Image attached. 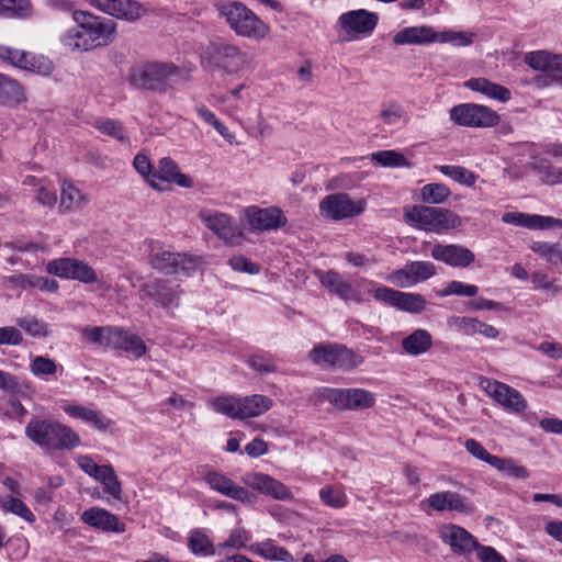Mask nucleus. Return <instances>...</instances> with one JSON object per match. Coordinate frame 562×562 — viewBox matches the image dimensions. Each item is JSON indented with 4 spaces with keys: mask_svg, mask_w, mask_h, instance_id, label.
Here are the masks:
<instances>
[{
    "mask_svg": "<svg viewBox=\"0 0 562 562\" xmlns=\"http://www.w3.org/2000/svg\"><path fill=\"white\" fill-rule=\"evenodd\" d=\"M464 86L472 91L480 92L490 99L501 102H507L512 98V92L508 88L494 83L486 78H472L464 82Z\"/></svg>",
    "mask_w": 562,
    "mask_h": 562,
    "instance_id": "nucleus-28",
    "label": "nucleus"
},
{
    "mask_svg": "<svg viewBox=\"0 0 562 562\" xmlns=\"http://www.w3.org/2000/svg\"><path fill=\"white\" fill-rule=\"evenodd\" d=\"M81 520L90 527L101 529L103 531L117 533L125 531V525L120 521L116 515L100 507L86 509L81 515Z\"/></svg>",
    "mask_w": 562,
    "mask_h": 562,
    "instance_id": "nucleus-24",
    "label": "nucleus"
},
{
    "mask_svg": "<svg viewBox=\"0 0 562 562\" xmlns=\"http://www.w3.org/2000/svg\"><path fill=\"white\" fill-rule=\"evenodd\" d=\"M189 548L194 554H201L204 557L213 555L215 553L214 546L210 538L198 529L190 532Z\"/></svg>",
    "mask_w": 562,
    "mask_h": 562,
    "instance_id": "nucleus-44",
    "label": "nucleus"
},
{
    "mask_svg": "<svg viewBox=\"0 0 562 562\" xmlns=\"http://www.w3.org/2000/svg\"><path fill=\"white\" fill-rule=\"evenodd\" d=\"M321 284L345 302L361 303L360 290L336 270H327L317 273Z\"/></svg>",
    "mask_w": 562,
    "mask_h": 562,
    "instance_id": "nucleus-18",
    "label": "nucleus"
},
{
    "mask_svg": "<svg viewBox=\"0 0 562 562\" xmlns=\"http://www.w3.org/2000/svg\"><path fill=\"white\" fill-rule=\"evenodd\" d=\"M431 257L435 260L442 261L451 267L465 268L472 265L475 256L472 250L461 245H441L437 244L431 249Z\"/></svg>",
    "mask_w": 562,
    "mask_h": 562,
    "instance_id": "nucleus-22",
    "label": "nucleus"
},
{
    "mask_svg": "<svg viewBox=\"0 0 562 562\" xmlns=\"http://www.w3.org/2000/svg\"><path fill=\"white\" fill-rule=\"evenodd\" d=\"M72 19L76 26L61 36L63 44L71 49L88 52L109 46L116 40L117 24L112 19L82 10H75Z\"/></svg>",
    "mask_w": 562,
    "mask_h": 562,
    "instance_id": "nucleus-1",
    "label": "nucleus"
},
{
    "mask_svg": "<svg viewBox=\"0 0 562 562\" xmlns=\"http://www.w3.org/2000/svg\"><path fill=\"white\" fill-rule=\"evenodd\" d=\"M448 324L458 328L467 336L482 335L490 339H495L499 336V330L496 327L474 317L452 316L449 318Z\"/></svg>",
    "mask_w": 562,
    "mask_h": 562,
    "instance_id": "nucleus-26",
    "label": "nucleus"
},
{
    "mask_svg": "<svg viewBox=\"0 0 562 562\" xmlns=\"http://www.w3.org/2000/svg\"><path fill=\"white\" fill-rule=\"evenodd\" d=\"M486 392L506 409L521 413L527 407V402L516 389L498 381L486 380Z\"/></svg>",
    "mask_w": 562,
    "mask_h": 562,
    "instance_id": "nucleus-20",
    "label": "nucleus"
},
{
    "mask_svg": "<svg viewBox=\"0 0 562 562\" xmlns=\"http://www.w3.org/2000/svg\"><path fill=\"white\" fill-rule=\"evenodd\" d=\"M479 288L474 284H465L461 281H451L440 291V296L458 295V296H475Z\"/></svg>",
    "mask_w": 562,
    "mask_h": 562,
    "instance_id": "nucleus-52",
    "label": "nucleus"
},
{
    "mask_svg": "<svg viewBox=\"0 0 562 562\" xmlns=\"http://www.w3.org/2000/svg\"><path fill=\"white\" fill-rule=\"evenodd\" d=\"M449 189L442 183H429L422 189V199L426 203H442L449 195Z\"/></svg>",
    "mask_w": 562,
    "mask_h": 562,
    "instance_id": "nucleus-49",
    "label": "nucleus"
},
{
    "mask_svg": "<svg viewBox=\"0 0 562 562\" xmlns=\"http://www.w3.org/2000/svg\"><path fill=\"white\" fill-rule=\"evenodd\" d=\"M94 127L102 134L109 135L120 142H125L124 128L121 122L111 119H99L94 122Z\"/></svg>",
    "mask_w": 562,
    "mask_h": 562,
    "instance_id": "nucleus-48",
    "label": "nucleus"
},
{
    "mask_svg": "<svg viewBox=\"0 0 562 562\" xmlns=\"http://www.w3.org/2000/svg\"><path fill=\"white\" fill-rule=\"evenodd\" d=\"M201 262L200 258L187 254L159 249L149 255V263L155 270L165 274H177L180 271L189 274Z\"/></svg>",
    "mask_w": 562,
    "mask_h": 562,
    "instance_id": "nucleus-10",
    "label": "nucleus"
},
{
    "mask_svg": "<svg viewBox=\"0 0 562 562\" xmlns=\"http://www.w3.org/2000/svg\"><path fill=\"white\" fill-rule=\"evenodd\" d=\"M206 53L211 61L226 74H237L251 66L252 58L248 52L224 41L211 43Z\"/></svg>",
    "mask_w": 562,
    "mask_h": 562,
    "instance_id": "nucleus-6",
    "label": "nucleus"
},
{
    "mask_svg": "<svg viewBox=\"0 0 562 562\" xmlns=\"http://www.w3.org/2000/svg\"><path fill=\"white\" fill-rule=\"evenodd\" d=\"M403 113V108L400 104L391 102L383 105L380 117L385 124L394 125L400 122Z\"/></svg>",
    "mask_w": 562,
    "mask_h": 562,
    "instance_id": "nucleus-59",
    "label": "nucleus"
},
{
    "mask_svg": "<svg viewBox=\"0 0 562 562\" xmlns=\"http://www.w3.org/2000/svg\"><path fill=\"white\" fill-rule=\"evenodd\" d=\"M404 218L411 226L431 233H442L461 225V218L451 210L426 205L406 206Z\"/></svg>",
    "mask_w": 562,
    "mask_h": 562,
    "instance_id": "nucleus-4",
    "label": "nucleus"
},
{
    "mask_svg": "<svg viewBox=\"0 0 562 562\" xmlns=\"http://www.w3.org/2000/svg\"><path fill=\"white\" fill-rule=\"evenodd\" d=\"M195 111H196L198 115L205 123L212 125L221 136H223L226 139L232 137L228 128L220 120H217L216 115L212 111H210L206 106L199 105L195 108Z\"/></svg>",
    "mask_w": 562,
    "mask_h": 562,
    "instance_id": "nucleus-55",
    "label": "nucleus"
},
{
    "mask_svg": "<svg viewBox=\"0 0 562 562\" xmlns=\"http://www.w3.org/2000/svg\"><path fill=\"white\" fill-rule=\"evenodd\" d=\"M209 406L218 414L228 416L233 419H240V397L231 395L217 396L209 401Z\"/></svg>",
    "mask_w": 562,
    "mask_h": 562,
    "instance_id": "nucleus-36",
    "label": "nucleus"
},
{
    "mask_svg": "<svg viewBox=\"0 0 562 562\" xmlns=\"http://www.w3.org/2000/svg\"><path fill=\"white\" fill-rule=\"evenodd\" d=\"M272 407V400L266 395L254 394L240 397V419L257 417Z\"/></svg>",
    "mask_w": 562,
    "mask_h": 562,
    "instance_id": "nucleus-31",
    "label": "nucleus"
},
{
    "mask_svg": "<svg viewBox=\"0 0 562 562\" xmlns=\"http://www.w3.org/2000/svg\"><path fill=\"white\" fill-rule=\"evenodd\" d=\"M439 538L456 554L468 557L479 546L476 538L467 529L454 524H445L439 528Z\"/></svg>",
    "mask_w": 562,
    "mask_h": 562,
    "instance_id": "nucleus-16",
    "label": "nucleus"
},
{
    "mask_svg": "<svg viewBox=\"0 0 562 562\" xmlns=\"http://www.w3.org/2000/svg\"><path fill=\"white\" fill-rule=\"evenodd\" d=\"M245 484L252 490L278 501H292L293 494L282 482L265 473H248L244 477Z\"/></svg>",
    "mask_w": 562,
    "mask_h": 562,
    "instance_id": "nucleus-19",
    "label": "nucleus"
},
{
    "mask_svg": "<svg viewBox=\"0 0 562 562\" xmlns=\"http://www.w3.org/2000/svg\"><path fill=\"white\" fill-rule=\"evenodd\" d=\"M198 216L210 231L226 244L235 245L239 243L243 234L233 225V218L228 214L203 209Z\"/></svg>",
    "mask_w": 562,
    "mask_h": 562,
    "instance_id": "nucleus-14",
    "label": "nucleus"
},
{
    "mask_svg": "<svg viewBox=\"0 0 562 562\" xmlns=\"http://www.w3.org/2000/svg\"><path fill=\"white\" fill-rule=\"evenodd\" d=\"M474 551L481 562H507L506 559L493 547L483 546L479 542V546Z\"/></svg>",
    "mask_w": 562,
    "mask_h": 562,
    "instance_id": "nucleus-64",
    "label": "nucleus"
},
{
    "mask_svg": "<svg viewBox=\"0 0 562 562\" xmlns=\"http://www.w3.org/2000/svg\"><path fill=\"white\" fill-rule=\"evenodd\" d=\"M317 403L328 402L339 411H360L374 406L375 395L364 389L319 387L314 392Z\"/></svg>",
    "mask_w": 562,
    "mask_h": 562,
    "instance_id": "nucleus-5",
    "label": "nucleus"
},
{
    "mask_svg": "<svg viewBox=\"0 0 562 562\" xmlns=\"http://www.w3.org/2000/svg\"><path fill=\"white\" fill-rule=\"evenodd\" d=\"M65 412L75 418L92 424L99 430H105L111 425L110 419L103 416L100 412L85 406L70 405L65 408Z\"/></svg>",
    "mask_w": 562,
    "mask_h": 562,
    "instance_id": "nucleus-33",
    "label": "nucleus"
},
{
    "mask_svg": "<svg viewBox=\"0 0 562 562\" xmlns=\"http://www.w3.org/2000/svg\"><path fill=\"white\" fill-rule=\"evenodd\" d=\"M250 550L267 560L294 562L293 555L285 548L278 547L269 540L251 544Z\"/></svg>",
    "mask_w": 562,
    "mask_h": 562,
    "instance_id": "nucleus-35",
    "label": "nucleus"
},
{
    "mask_svg": "<svg viewBox=\"0 0 562 562\" xmlns=\"http://www.w3.org/2000/svg\"><path fill=\"white\" fill-rule=\"evenodd\" d=\"M205 483L211 490L241 503H249L251 494L243 486L237 485L233 480L223 473L210 471L204 475Z\"/></svg>",
    "mask_w": 562,
    "mask_h": 562,
    "instance_id": "nucleus-23",
    "label": "nucleus"
},
{
    "mask_svg": "<svg viewBox=\"0 0 562 562\" xmlns=\"http://www.w3.org/2000/svg\"><path fill=\"white\" fill-rule=\"evenodd\" d=\"M437 32L428 26H408L398 31L393 42L396 45H424L429 43H436Z\"/></svg>",
    "mask_w": 562,
    "mask_h": 562,
    "instance_id": "nucleus-27",
    "label": "nucleus"
},
{
    "mask_svg": "<svg viewBox=\"0 0 562 562\" xmlns=\"http://www.w3.org/2000/svg\"><path fill=\"white\" fill-rule=\"evenodd\" d=\"M25 435L37 446L48 450H67L79 445V436L66 425L55 420L32 418Z\"/></svg>",
    "mask_w": 562,
    "mask_h": 562,
    "instance_id": "nucleus-2",
    "label": "nucleus"
},
{
    "mask_svg": "<svg viewBox=\"0 0 562 562\" xmlns=\"http://www.w3.org/2000/svg\"><path fill=\"white\" fill-rule=\"evenodd\" d=\"M449 510H454L461 514H471L474 510V506L465 497L461 496L456 492L450 491V502L448 504Z\"/></svg>",
    "mask_w": 562,
    "mask_h": 562,
    "instance_id": "nucleus-63",
    "label": "nucleus"
},
{
    "mask_svg": "<svg viewBox=\"0 0 562 562\" xmlns=\"http://www.w3.org/2000/svg\"><path fill=\"white\" fill-rule=\"evenodd\" d=\"M0 507L5 512H10L23 518L27 522H33L35 520V516L32 514L29 507L19 498H14L12 496L2 497L0 495Z\"/></svg>",
    "mask_w": 562,
    "mask_h": 562,
    "instance_id": "nucleus-45",
    "label": "nucleus"
},
{
    "mask_svg": "<svg viewBox=\"0 0 562 562\" xmlns=\"http://www.w3.org/2000/svg\"><path fill=\"white\" fill-rule=\"evenodd\" d=\"M16 324L33 337H46L48 335L47 325L36 317H21L16 319Z\"/></svg>",
    "mask_w": 562,
    "mask_h": 562,
    "instance_id": "nucleus-51",
    "label": "nucleus"
},
{
    "mask_svg": "<svg viewBox=\"0 0 562 562\" xmlns=\"http://www.w3.org/2000/svg\"><path fill=\"white\" fill-rule=\"evenodd\" d=\"M492 467L506 476L519 480H527L530 476L529 470L526 467L518 464L512 458L496 457Z\"/></svg>",
    "mask_w": 562,
    "mask_h": 562,
    "instance_id": "nucleus-40",
    "label": "nucleus"
},
{
    "mask_svg": "<svg viewBox=\"0 0 562 562\" xmlns=\"http://www.w3.org/2000/svg\"><path fill=\"white\" fill-rule=\"evenodd\" d=\"M371 160L383 167H412V164L405 158L403 154L393 149L373 153L371 154Z\"/></svg>",
    "mask_w": 562,
    "mask_h": 562,
    "instance_id": "nucleus-43",
    "label": "nucleus"
},
{
    "mask_svg": "<svg viewBox=\"0 0 562 562\" xmlns=\"http://www.w3.org/2000/svg\"><path fill=\"white\" fill-rule=\"evenodd\" d=\"M142 291L146 296L155 300L162 308L169 310L179 304L181 293L179 285H172L167 280H151L142 286Z\"/></svg>",
    "mask_w": 562,
    "mask_h": 562,
    "instance_id": "nucleus-21",
    "label": "nucleus"
},
{
    "mask_svg": "<svg viewBox=\"0 0 562 562\" xmlns=\"http://www.w3.org/2000/svg\"><path fill=\"white\" fill-rule=\"evenodd\" d=\"M30 370L35 376H50L56 373L57 364L48 357L36 356L30 363Z\"/></svg>",
    "mask_w": 562,
    "mask_h": 562,
    "instance_id": "nucleus-50",
    "label": "nucleus"
},
{
    "mask_svg": "<svg viewBox=\"0 0 562 562\" xmlns=\"http://www.w3.org/2000/svg\"><path fill=\"white\" fill-rule=\"evenodd\" d=\"M426 300L419 293L398 292L395 307L412 314H419L426 308Z\"/></svg>",
    "mask_w": 562,
    "mask_h": 562,
    "instance_id": "nucleus-39",
    "label": "nucleus"
},
{
    "mask_svg": "<svg viewBox=\"0 0 562 562\" xmlns=\"http://www.w3.org/2000/svg\"><path fill=\"white\" fill-rule=\"evenodd\" d=\"M179 72L180 69L173 64L148 63L133 71L131 81L138 88L164 92L167 90L170 79Z\"/></svg>",
    "mask_w": 562,
    "mask_h": 562,
    "instance_id": "nucleus-7",
    "label": "nucleus"
},
{
    "mask_svg": "<svg viewBox=\"0 0 562 562\" xmlns=\"http://www.w3.org/2000/svg\"><path fill=\"white\" fill-rule=\"evenodd\" d=\"M401 346L405 353L417 357L431 349L432 336L428 330L418 328L405 337L402 340Z\"/></svg>",
    "mask_w": 562,
    "mask_h": 562,
    "instance_id": "nucleus-29",
    "label": "nucleus"
},
{
    "mask_svg": "<svg viewBox=\"0 0 562 562\" xmlns=\"http://www.w3.org/2000/svg\"><path fill=\"white\" fill-rule=\"evenodd\" d=\"M147 14V8L137 0H119L113 18L134 23Z\"/></svg>",
    "mask_w": 562,
    "mask_h": 562,
    "instance_id": "nucleus-34",
    "label": "nucleus"
},
{
    "mask_svg": "<svg viewBox=\"0 0 562 562\" xmlns=\"http://www.w3.org/2000/svg\"><path fill=\"white\" fill-rule=\"evenodd\" d=\"M245 217L254 232L276 231L288 224L284 213L277 206H248L245 209Z\"/></svg>",
    "mask_w": 562,
    "mask_h": 562,
    "instance_id": "nucleus-15",
    "label": "nucleus"
},
{
    "mask_svg": "<svg viewBox=\"0 0 562 562\" xmlns=\"http://www.w3.org/2000/svg\"><path fill=\"white\" fill-rule=\"evenodd\" d=\"M502 221L506 224L527 227L529 229H548L554 226H562V220L520 212L505 213L502 216Z\"/></svg>",
    "mask_w": 562,
    "mask_h": 562,
    "instance_id": "nucleus-25",
    "label": "nucleus"
},
{
    "mask_svg": "<svg viewBox=\"0 0 562 562\" xmlns=\"http://www.w3.org/2000/svg\"><path fill=\"white\" fill-rule=\"evenodd\" d=\"M319 209L325 217L340 221L361 214L366 209V202L363 200L353 201L346 193H335L324 198Z\"/></svg>",
    "mask_w": 562,
    "mask_h": 562,
    "instance_id": "nucleus-12",
    "label": "nucleus"
},
{
    "mask_svg": "<svg viewBox=\"0 0 562 562\" xmlns=\"http://www.w3.org/2000/svg\"><path fill=\"white\" fill-rule=\"evenodd\" d=\"M145 182L158 192H165L172 189V183L183 188L193 187V178H144Z\"/></svg>",
    "mask_w": 562,
    "mask_h": 562,
    "instance_id": "nucleus-47",
    "label": "nucleus"
},
{
    "mask_svg": "<svg viewBox=\"0 0 562 562\" xmlns=\"http://www.w3.org/2000/svg\"><path fill=\"white\" fill-rule=\"evenodd\" d=\"M474 34L462 31L437 32L436 43H449L453 46H469L473 43Z\"/></svg>",
    "mask_w": 562,
    "mask_h": 562,
    "instance_id": "nucleus-46",
    "label": "nucleus"
},
{
    "mask_svg": "<svg viewBox=\"0 0 562 562\" xmlns=\"http://www.w3.org/2000/svg\"><path fill=\"white\" fill-rule=\"evenodd\" d=\"M525 64L532 70L544 75L536 78L539 87H548L553 83L562 85V55L552 54L546 49L529 52L524 57Z\"/></svg>",
    "mask_w": 562,
    "mask_h": 562,
    "instance_id": "nucleus-8",
    "label": "nucleus"
},
{
    "mask_svg": "<svg viewBox=\"0 0 562 562\" xmlns=\"http://www.w3.org/2000/svg\"><path fill=\"white\" fill-rule=\"evenodd\" d=\"M465 450L475 459L493 465L497 456L491 454L477 440L468 439L464 442Z\"/></svg>",
    "mask_w": 562,
    "mask_h": 562,
    "instance_id": "nucleus-56",
    "label": "nucleus"
},
{
    "mask_svg": "<svg viewBox=\"0 0 562 562\" xmlns=\"http://www.w3.org/2000/svg\"><path fill=\"white\" fill-rule=\"evenodd\" d=\"M22 342L23 335L16 327H0V345L19 346Z\"/></svg>",
    "mask_w": 562,
    "mask_h": 562,
    "instance_id": "nucleus-61",
    "label": "nucleus"
},
{
    "mask_svg": "<svg viewBox=\"0 0 562 562\" xmlns=\"http://www.w3.org/2000/svg\"><path fill=\"white\" fill-rule=\"evenodd\" d=\"M411 268L407 263L404 268L394 270L389 276V281L397 286L401 288H408L411 285H414V279L412 278Z\"/></svg>",
    "mask_w": 562,
    "mask_h": 562,
    "instance_id": "nucleus-60",
    "label": "nucleus"
},
{
    "mask_svg": "<svg viewBox=\"0 0 562 562\" xmlns=\"http://www.w3.org/2000/svg\"><path fill=\"white\" fill-rule=\"evenodd\" d=\"M450 119L456 124L468 127H493L501 121L497 112L475 103H462L451 108Z\"/></svg>",
    "mask_w": 562,
    "mask_h": 562,
    "instance_id": "nucleus-9",
    "label": "nucleus"
},
{
    "mask_svg": "<svg viewBox=\"0 0 562 562\" xmlns=\"http://www.w3.org/2000/svg\"><path fill=\"white\" fill-rule=\"evenodd\" d=\"M31 11L29 0H0V16L23 19L30 16Z\"/></svg>",
    "mask_w": 562,
    "mask_h": 562,
    "instance_id": "nucleus-42",
    "label": "nucleus"
},
{
    "mask_svg": "<svg viewBox=\"0 0 562 562\" xmlns=\"http://www.w3.org/2000/svg\"><path fill=\"white\" fill-rule=\"evenodd\" d=\"M115 326H86L81 330L86 341L111 348L115 344Z\"/></svg>",
    "mask_w": 562,
    "mask_h": 562,
    "instance_id": "nucleus-32",
    "label": "nucleus"
},
{
    "mask_svg": "<svg viewBox=\"0 0 562 562\" xmlns=\"http://www.w3.org/2000/svg\"><path fill=\"white\" fill-rule=\"evenodd\" d=\"M229 266L235 271L246 272L249 274H257L260 271V268L257 263L249 261L244 256H235L231 258Z\"/></svg>",
    "mask_w": 562,
    "mask_h": 562,
    "instance_id": "nucleus-62",
    "label": "nucleus"
},
{
    "mask_svg": "<svg viewBox=\"0 0 562 562\" xmlns=\"http://www.w3.org/2000/svg\"><path fill=\"white\" fill-rule=\"evenodd\" d=\"M310 359L317 366L345 370L358 364L355 353L344 346L317 345L310 351Z\"/></svg>",
    "mask_w": 562,
    "mask_h": 562,
    "instance_id": "nucleus-13",
    "label": "nucleus"
},
{
    "mask_svg": "<svg viewBox=\"0 0 562 562\" xmlns=\"http://www.w3.org/2000/svg\"><path fill=\"white\" fill-rule=\"evenodd\" d=\"M115 344L112 348L124 350L136 358H140L147 352V347L143 339L127 329L116 327Z\"/></svg>",
    "mask_w": 562,
    "mask_h": 562,
    "instance_id": "nucleus-30",
    "label": "nucleus"
},
{
    "mask_svg": "<svg viewBox=\"0 0 562 562\" xmlns=\"http://www.w3.org/2000/svg\"><path fill=\"white\" fill-rule=\"evenodd\" d=\"M25 50H20L8 45L0 44V59L20 68L22 61H25Z\"/></svg>",
    "mask_w": 562,
    "mask_h": 562,
    "instance_id": "nucleus-58",
    "label": "nucleus"
},
{
    "mask_svg": "<svg viewBox=\"0 0 562 562\" xmlns=\"http://www.w3.org/2000/svg\"><path fill=\"white\" fill-rule=\"evenodd\" d=\"M378 22V14L364 9L345 12L338 19L340 27L347 34L352 35V38L356 35H370L376 27Z\"/></svg>",
    "mask_w": 562,
    "mask_h": 562,
    "instance_id": "nucleus-17",
    "label": "nucleus"
},
{
    "mask_svg": "<svg viewBox=\"0 0 562 562\" xmlns=\"http://www.w3.org/2000/svg\"><path fill=\"white\" fill-rule=\"evenodd\" d=\"M97 481H99L103 485L104 493H108L116 501H122V484L119 481V477L115 474V471L112 465H103V470L101 471Z\"/></svg>",
    "mask_w": 562,
    "mask_h": 562,
    "instance_id": "nucleus-37",
    "label": "nucleus"
},
{
    "mask_svg": "<svg viewBox=\"0 0 562 562\" xmlns=\"http://www.w3.org/2000/svg\"><path fill=\"white\" fill-rule=\"evenodd\" d=\"M46 271L58 278L78 280L86 284L98 280L95 271L87 262L76 258L54 259L47 263Z\"/></svg>",
    "mask_w": 562,
    "mask_h": 562,
    "instance_id": "nucleus-11",
    "label": "nucleus"
},
{
    "mask_svg": "<svg viewBox=\"0 0 562 562\" xmlns=\"http://www.w3.org/2000/svg\"><path fill=\"white\" fill-rule=\"evenodd\" d=\"M408 265L415 284L426 281L436 274V267L430 261H412Z\"/></svg>",
    "mask_w": 562,
    "mask_h": 562,
    "instance_id": "nucleus-54",
    "label": "nucleus"
},
{
    "mask_svg": "<svg viewBox=\"0 0 562 562\" xmlns=\"http://www.w3.org/2000/svg\"><path fill=\"white\" fill-rule=\"evenodd\" d=\"M22 99L23 90L20 83L8 76L0 74V102L19 103Z\"/></svg>",
    "mask_w": 562,
    "mask_h": 562,
    "instance_id": "nucleus-41",
    "label": "nucleus"
},
{
    "mask_svg": "<svg viewBox=\"0 0 562 562\" xmlns=\"http://www.w3.org/2000/svg\"><path fill=\"white\" fill-rule=\"evenodd\" d=\"M249 535L244 528L234 529L227 540L220 544L221 548H233L236 550L247 547Z\"/></svg>",
    "mask_w": 562,
    "mask_h": 562,
    "instance_id": "nucleus-57",
    "label": "nucleus"
},
{
    "mask_svg": "<svg viewBox=\"0 0 562 562\" xmlns=\"http://www.w3.org/2000/svg\"><path fill=\"white\" fill-rule=\"evenodd\" d=\"M217 10L225 18L231 29L239 36L263 38L269 33V26L239 1L221 2L217 4Z\"/></svg>",
    "mask_w": 562,
    "mask_h": 562,
    "instance_id": "nucleus-3",
    "label": "nucleus"
},
{
    "mask_svg": "<svg viewBox=\"0 0 562 562\" xmlns=\"http://www.w3.org/2000/svg\"><path fill=\"white\" fill-rule=\"evenodd\" d=\"M25 61H22L20 69L42 76H49L53 72L54 64L49 58L30 52H25Z\"/></svg>",
    "mask_w": 562,
    "mask_h": 562,
    "instance_id": "nucleus-38",
    "label": "nucleus"
},
{
    "mask_svg": "<svg viewBox=\"0 0 562 562\" xmlns=\"http://www.w3.org/2000/svg\"><path fill=\"white\" fill-rule=\"evenodd\" d=\"M319 497L325 505L333 508H342L347 504L346 495L339 488L330 486L323 487Z\"/></svg>",
    "mask_w": 562,
    "mask_h": 562,
    "instance_id": "nucleus-53",
    "label": "nucleus"
}]
</instances>
